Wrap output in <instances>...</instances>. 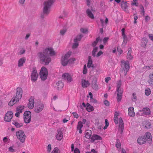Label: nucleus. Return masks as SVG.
Wrapping results in <instances>:
<instances>
[{"label":"nucleus","instance_id":"nucleus-1","mask_svg":"<svg viewBox=\"0 0 153 153\" xmlns=\"http://www.w3.org/2000/svg\"><path fill=\"white\" fill-rule=\"evenodd\" d=\"M56 53L51 47H48L42 51L39 52L37 54V58L40 62L45 65H48L51 61L50 56H54Z\"/></svg>","mask_w":153,"mask_h":153},{"label":"nucleus","instance_id":"nucleus-2","mask_svg":"<svg viewBox=\"0 0 153 153\" xmlns=\"http://www.w3.org/2000/svg\"><path fill=\"white\" fill-rule=\"evenodd\" d=\"M71 54V52L69 51L64 56L62 57L61 62L63 65L65 66L68 64H72L76 60L74 58H71L68 59Z\"/></svg>","mask_w":153,"mask_h":153},{"label":"nucleus","instance_id":"nucleus-3","mask_svg":"<svg viewBox=\"0 0 153 153\" xmlns=\"http://www.w3.org/2000/svg\"><path fill=\"white\" fill-rule=\"evenodd\" d=\"M122 83L120 80L117 81V88L115 94H117V101L119 102L122 99L123 92V89L120 87Z\"/></svg>","mask_w":153,"mask_h":153},{"label":"nucleus","instance_id":"nucleus-4","mask_svg":"<svg viewBox=\"0 0 153 153\" xmlns=\"http://www.w3.org/2000/svg\"><path fill=\"white\" fill-rule=\"evenodd\" d=\"M119 116V113L116 112H115L114 117V122L115 124H118L119 120V131H120L121 134H122L124 129V124L122 119L120 117L118 119V116Z\"/></svg>","mask_w":153,"mask_h":153},{"label":"nucleus","instance_id":"nucleus-5","mask_svg":"<svg viewBox=\"0 0 153 153\" xmlns=\"http://www.w3.org/2000/svg\"><path fill=\"white\" fill-rule=\"evenodd\" d=\"M53 2L52 0H48L44 2V3L43 13L48 15L50 10L51 7Z\"/></svg>","mask_w":153,"mask_h":153},{"label":"nucleus","instance_id":"nucleus-6","mask_svg":"<svg viewBox=\"0 0 153 153\" xmlns=\"http://www.w3.org/2000/svg\"><path fill=\"white\" fill-rule=\"evenodd\" d=\"M121 68L124 71V75L126 76L130 68L129 62L128 61L124 60H121Z\"/></svg>","mask_w":153,"mask_h":153},{"label":"nucleus","instance_id":"nucleus-7","mask_svg":"<svg viewBox=\"0 0 153 153\" xmlns=\"http://www.w3.org/2000/svg\"><path fill=\"white\" fill-rule=\"evenodd\" d=\"M17 139L22 143H24L26 139V136L24 132L22 130L17 131L16 133Z\"/></svg>","mask_w":153,"mask_h":153},{"label":"nucleus","instance_id":"nucleus-8","mask_svg":"<svg viewBox=\"0 0 153 153\" xmlns=\"http://www.w3.org/2000/svg\"><path fill=\"white\" fill-rule=\"evenodd\" d=\"M48 71L46 68L42 67L39 73L40 77L43 80H45L48 76Z\"/></svg>","mask_w":153,"mask_h":153},{"label":"nucleus","instance_id":"nucleus-9","mask_svg":"<svg viewBox=\"0 0 153 153\" xmlns=\"http://www.w3.org/2000/svg\"><path fill=\"white\" fill-rule=\"evenodd\" d=\"M24 119L25 123H28L30 122L31 120V113L30 111H27L24 112Z\"/></svg>","mask_w":153,"mask_h":153},{"label":"nucleus","instance_id":"nucleus-10","mask_svg":"<svg viewBox=\"0 0 153 153\" xmlns=\"http://www.w3.org/2000/svg\"><path fill=\"white\" fill-rule=\"evenodd\" d=\"M82 36L81 35H79L77 36L74 39V42L72 45V48L75 49L77 48L79 45L78 42L79 41L82 37Z\"/></svg>","mask_w":153,"mask_h":153},{"label":"nucleus","instance_id":"nucleus-11","mask_svg":"<svg viewBox=\"0 0 153 153\" xmlns=\"http://www.w3.org/2000/svg\"><path fill=\"white\" fill-rule=\"evenodd\" d=\"M38 76V74L36 69L33 68L31 73V79L33 82H35Z\"/></svg>","mask_w":153,"mask_h":153},{"label":"nucleus","instance_id":"nucleus-12","mask_svg":"<svg viewBox=\"0 0 153 153\" xmlns=\"http://www.w3.org/2000/svg\"><path fill=\"white\" fill-rule=\"evenodd\" d=\"M13 114L12 111H9L6 114L4 118V121L6 122H10L13 117Z\"/></svg>","mask_w":153,"mask_h":153},{"label":"nucleus","instance_id":"nucleus-13","mask_svg":"<svg viewBox=\"0 0 153 153\" xmlns=\"http://www.w3.org/2000/svg\"><path fill=\"white\" fill-rule=\"evenodd\" d=\"M63 136V134L61 130L60 129H58L55 136L56 139L60 141L62 139Z\"/></svg>","mask_w":153,"mask_h":153},{"label":"nucleus","instance_id":"nucleus-14","mask_svg":"<svg viewBox=\"0 0 153 153\" xmlns=\"http://www.w3.org/2000/svg\"><path fill=\"white\" fill-rule=\"evenodd\" d=\"M44 107V105L42 103H40L35 107L34 111L36 113H39L42 110Z\"/></svg>","mask_w":153,"mask_h":153},{"label":"nucleus","instance_id":"nucleus-15","mask_svg":"<svg viewBox=\"0 0 153 153\" xmlns=\"http://www.w3.org/2000/svg\"><path fill=\"white\" fill-rule=\"evenodd\" d=\"M34 99L33 97H31L29 99V102L27 105L28 108L32 109L33 108L34 104Z\"/></svg>","mask_w":153,"mask_h":153},{"label":"nucleus","instance_id":"nucleus-16","mask_svg":"<svg viewBox=\"0 0 153 153\" xmlns=\"http://www.w3.org/2000/svg\"><path fill=\"white\" fill-rule=\"evenodd\" d=\"M22 89L20 88H17L16 89V96L15 97L20 100L22 98Z\"/></svg>","mask_w":153,"mask_h":153},{"label":"nucleus","instance_id":"nucleus-17","mask_svg":"<svg viewBox=\"0 0 153 153\" xmlns=\"http://www.w3.org/2000/svg\"><path fill=\"white\" fill-rule=\"evenodd\" d=\"M95 10L92 9H88L86 11V13L88 16L91 19H94V18L93 13Z\"/></svg>","mask_w":153,"mask_h":153},{"label":"nucleus","instance_id":"nucleus-18","mask_svg":"<svg viewBox=\"0 0 153 153\" xmlns=\"http://www.w3.org/2000/svg\"><path fill=\"white\" fill-rule=\"evenodd\" d=\"M19 100V99H18L15 97H13L8 102V105L9 106H12L18 102Z\"/></svg>","mask_w":153,"mask_h":153},{"label":"nucleus","instance_id":"nucleus-19","mask_svg":"<svg viewBox=\"0 0 153 153\" xmlns=\"http://www.w3.org/2000/svg\"><path fill=\"white\" fill-rule=\"evenodd\" d=\"M91 139V142H94L97 140H102V138L100 136L97 134H94L92 136Z\"/></svg>","mask_w":153,"mask_h":153},{"label":"nucleus","instance_id":"nucleus-20","mask_svg":"<svg viewBox=\"0 0 153 153\" xmlns=\"http://www.w3.org/2000/svg\"><path fill=\"white\" fill-rule=\"evenodd\" d=\"M140 112H142L143 115H149L150 114V111L149 108H144L142 110H140Z\"/></svg>","mask_w":153,"mask_h":153},{"label":"nucleus","instance_id":"nucleus-21","mask_svg":"<svg viewBox=\"0 0 153 153\" xmlns=\"http://www.w3.org/2000/svg\"><path fill=\"white\" fill-rule=\"evenodd\" d=\"M63 78L65 80H67L68 82H71L72 79L71 76L67 73L64 74L62 75Z\"/></svg>","mask_w":153,"mask_h":153},{"label":"nucleus","instance_id":"nucleus-22","mask_svg":"<svg viewBox=\"0 0 153 153\" xmlns=\"http://www.w3.org/2000/svg\"><path fill=\"white\" fill-rule=\"evenodd\" d=\"M63 83L61 81H59L56 83L55 87L57 89L60 90L63 88Z\"/></svg>","mask_w":153,"mask_h":153},{"label":"nucleus","instance_id":"nucleus-23","mask_svg":"<svg viewBox=\"0 0 153 153\" xmlns=\"http://www.w3.org/2000/svg\"><path fill=\"white\" fill-rule=\"evenodd\" d=\"M146 141V139L145 136H142L139 137L137 139V142L139 144H143Z\"/></svg>","mask_w":153,"mask_h":153},{"label":"nucleus","instance_id":"nucleus-24","mask_svg":"<svg viewBox=\"0 0 153 153\" xmlns=\"http://www.w3.org/2000/svg\"><path fill=\"white\" fill-rule=\"evenodd\" d=\"M82 86L83 88H87L90 85V83L89 81L85 79H82L81 82Z\"/></svg>","mask_w":153,"mask_h":153},{"label":"nucleus","instance_id":"nucleus-25","mask_svg":"<svg viewBox=\"0 0 153 153\" xmlns=\"http://www.w3.org/2000/svg\"><path fill=\"white\" fill-rule=\"evenodd\" d=\"M128 3L126 2L123 1L121 3V7L123 9L128 12L127 8L128 7Z\"/></svg>","mask_w":153,"mask_h":153},{"label":"nucleus","instance_id":"nucleus-26","mask_svg":"<svg viewBox=\"0 0 153 153\" xmlns=\"http://www.w3.org/2000/svg\"><path fill=\"white\" fill-rule=\"evenodd\" d=\"M25 59L24 57L19 59L18 61V66L19 67L22 66L23 64L25 63Z\"/></svg>","mask_w":153,"mask_h":153},{"label":"nucleus","instance_id":"nucleus-27","mask_svg":"<svg viewBox=\"0 0 153 153\" xmlns=\"http://www.w3.org/2000/svg\"><path fill=\"white\" fill-rule=\"evenodd\" d=\"M87 66L88 68H90L91 67L92 68L94 67L92 59L91 56H89L88 57V61L87 63Z\"/></svg>","mask_w":153,"mask_h":153},{"label":"nucleus","instance_id":"nucleus-28","mask_svg":"<svg viewBox=\"0 0 153 153\" xmlns=\"http://www.w3.org/2000/svg\"><path fill=\"white\" fill-rule=\"evenodd\" d=\"M128 114L131 117H134L135 116V113L134 112V108L133 107H130L128 109Z\"/></svg>","mask_w":153,"mask_h":153},{"label":"nucleus","instance_id":"nucleus-29","mask_svg":"<svg viewBox=\"0 0 153 153\" xmlns=\"http://www.w3.org/2000/svg\"><path fill=\"white\" fill-rule=\"evenodd\" d=\"M132 49L131 48H128V50L127 55V58L129 60H131L132 59L133 57L131 54Z\"/></svg>","mask_w":153,"mask_h":153},{"label":"nucleus","instance_id":"nucleus-30","mask_svg":"<svg viewBox=\"0 0 153 153\" xmlns=\"http://www.w3.org/2000/svg\"><path fill=\"white\" fill-rule=\"evenodd\" d=\"M92 134V131L90 130H87L85 131V137L88 139H91V134Z\"/></svg>","mask_w":153,"mask_h":153},{"label":"nucleus","instance_id":"nucleus-31","mask_svg":"<svg viewBox=\"0 0 153 153\" xmlns=\"http://www.w3.org/2000/svg\"><path fill=\"white\" fill-rule=\"evenodd\" d=\"M151 123L147 121H145L143 125L144 128L146 129H150L151 128Z\"/></svg>","mask_w":153,"mask_h":153},{"label":"nucleus","instance_id":"nucleus-32","mask_svg":"<svg viewBox=\"0 0 153 153\" xmlns=\"http://www.w3.org/2000/svg\"><path fill=\"white\" fill-rule=\"evenodd\" d=\"M12 124L14 125L17 128H20L23 126V124L21 123H19L17 121L13 120L12 122Z\"/></svg>","mask_w":153,"mask_h":153},{"label":"nucleus","instance_id":"nucleus-33","mask_svg":"<svg viewBox=\"0 0 153 153\" xmlns=\"http://www.w3.org/2000/svg\"><path fill=\"white\" fill-rule=\"evenodd\" d=\"M25 108L24 106L20 105L18 106L16 109V111H17L20 113H22Z\"/></svg>","mask_w":153,"mask_h":153},{"label":"nucleus","instance_id":"nucleus-34","mask_svg":"<svg viewBox=\"0 0 153 153\" xmlns=\"http://www.w3.org/2000/svg\"><path fill=\"white\" fill-rule=\"evenodd\" d=\"M145 137H146L147 139L149 141H152V137L151 134L149 132H146L144 136Z\"/></svg>","mask_w":153,"mask_h":153},{"label":"nucleus","instance_id":"nucleus-35","mask_svg":"<svg viewBox=\"0 0 153 153\" xmlns=\"http://www.w3.org/2000/svg\"><path fill=\"white\" fill-rule=\"evenodd\" d=\"M83 125L82 124V123L81 122H79L77 125V129L79 130V132L80 134H81L82 133V131L81 129Z\"/></svg>","mask_w":153,"mask_h":153},{"label":"nucleus","instance_id":"nucleus-36","mask_svg":"<svg viewBox=\"0 0 153 153\" xmlns=\"http://www.w3.org/2000/svg\"><path fill=\"white\" fill-rule=\"evenodd\" d=\"M86 110L88 112H91L93 111L94 108L93 107L88 103H87Z\"/></svg>","mask_w":153,"mask_h":153},{"label":"nucleus","instance_id":"nucleus-37","mask_svg":"<svg viewBox=\"0 0 153 153\" xmlns=\"http://www.w3.org/2000/svg\"><path fill=\"white\" fill-rule=\"evenodd\" d=\"M149 78L148 82L150 85L153 86V73L150 74L149 75Z\"/></svg>","mask_w":153,"mask_h":153},{"label":"nucleus","instance_id":"nucleus-38","mask_svg":"<svg viewBox=\"0 0 153 153\" xmlns=\"http://www.w3.org/2000/svg\"><path fill=\"white\" fill-rule=\"evenodd\" d=\"M92 87L95 90H98L99 89V87L96 81L94 80L92 82Z\"/></svg>","mask_w":153,"mask_h":153},{"label":"nucleus","instance_id":"nucleus-39","mask_svg":"<svg viewBox=\"0 0 153 153\" xmlns=\"http://www.w3.org/2000/svg\"><path fill=\"white\" fill-rule=\"evenodd\" d=\"M89 95L90 97V101L91 103H96L97 100L93 98V95L91 92L89 93Z\"/></svg>","mask_w":153,"mask_h":153},{"label":"nucleus","instance_id":"nucleus-40","mask_svg":"<svg viewBox=\"0 0 153 153\" xmlns=\"http://www.w3.org/2000/svg\"><path fill=\"white\" fill-rule=\"evenodd\" d=\"M147 40L146 38H143L142 40L141 45L143 47H145L146 46L147 44Z\"/></svg>","mask_w":153,"mask_h":153},{"label":"nucleus","instance_id":"nucleus-41","mask_svg":"<svg viewBox=\"0 0 153 153\" xmlns=\"http://www.w3.org/2000/svg\"><path fill=\"white\" fill-rule=\"evenodd\" d=\"M123 41L122 45V46L123 47H125L126 45L127 42V38L126 36H124L123 38Z\"/></svg>","mask_w":153,"mask_h":153},{"label":"nucleus","instance_id":"nucleus-42","mask_svg":"<svg viewBox=\"0 0 153 153\" xmlns=\"http://www.w3.org/2000/svg\"><path fill=\"white\" fill-rule=\"evenodd\" d=\"M116 146L117 149H118V150L119 151V150L120 149L121 143L120 141L118 140H117Z\"/></svg>","mask_w":153,"mask_h":153},{"label":"nucleus","instance_id":"nucleus-43","mask_svg":"<svg viewBox=\"0 0 153 153\" xmlns=\"http://www.w3.org/2000/svg\"><path fill=\"white\" fill-rule=\"evenodd\" d=\"M151 91L150 88H147L145 90V94L147 96H149L151 94Z\"/></svg>","mask_w":153,"mask_h":153},{"label":"nucleus","instance_id":"nucleus-44","mask_svg":"<svg viewBox=\"0 0 153 153\" xmlns=\"http://www.w3.org/2000/svg\"><path fill=\"white\" fill-rule=\"evenodd\" d=\"M108 21V19L107 18H106L105 19V22H104V20L103 19H100L101 23L102 24V26H103L104 25L105 23V24H106L107 23Z\"/></svg>","mask_w":153,"mask_h":153},{"label":"nucleus","instance_id":"nucleus-45","mask_svg":"<svg viewBox=\"0 0 153 153\" xmlns=\"http://www.w3.org/2000/svg\"><path fill=\"white\" fill-rule=\"evenodd\" d=\"M98 48L97 47L94 48L93 51H92V54L94 56H96V53L97 51Z\"/></svg>","mask_w":153,"mask_h":153},{"label":"nucleus","instance_id":"nucleus-46","mask_svg":"<svg viewBox=\"0 0 153 153\" xmlns=\"http://www.w3.org/2000/svg\"><path fill=\"white\" fill-rule=\"evenodd\" d=\"M60 152L57 147L55 148L52 151L51 153H59Z\"/></svg>","mask_w":153,"mask_h":153},{"label":"nucleus","instance_id":"nucleus-47","mask_svg":"<svg viewBox=\"0 0 153 153\" xmlns=\"http://www.w3.org/2000/svg\"><path fill=\"white\" fill-rule=\"evenodd\" d=\"M100 40V38L99 37L97 38L95 41L94 42H93L92 44V45L93 46H95L97 44L98 41Z\"/></svg>","mask_w":153,"mask_h":153},{"label":"nucleus","instance_id":"nucleus-48","mask_svg":"<svg viewBox=\"0 0 153 153\" xmlns=\"http://www.w3.org/2000/svg\"><path fill=\"white\" fill-rule=\"evenodd\" d=\"M67 31L66 29H62L60 30V33L62 35H64Z\"/></svg>","mask_w":153,"mask_h":153},{"label":"nucleus","instance_id":"nucleus-49","mask_svg":"<svg viewBox=\"0 0 153 153\" xmlns=\"http://www.w3.org/2000/svg\"><path fill=\"white\" fill-rule=\"evenodd\" d=\"M87 71V70L86 68V65H85L84 66L83 73L84 74H86Z\"/></svg>","mask_w":153,"mask_h":153},{"label":"nucleus","instance_id":"nucleus-50","mask_svg":"<svg viewBox=\"0 0 153 153\" xmlns=\"http://www.w3.org/2000/svg\"><path fill=\"white\" fill-rule=\"evenodd\" d=\"M80 31L82 32L83 33H86L88 32V30L86 28H81Z\"/></svg>","mask_w":153,"mask_h":153},{"label":"nucleus","instance_id":"nucleus-51","mask_svg":"<svg viewBox=\"0 0 153 153\" xmlns=\"http://www.w3.org/2000/svg\"><path fill=\"white\" fill-rule=\"evenodd\" d=\"M132 95H133V98L132 99V100L133 101H135L137 99L136 95L135 94L133 93Z\"/></svg>","mask_w":153,"mask_h":153},{"label":"nucleus","instance_id":"nucleus-52","mask_svg":"<svg viewBox=\"0 0 153 153\" xmlns=\"http://www.w3.org/2000/svg\"><path fill=\"white\" fill-rule=\"evenodd\" d=\"M25 0H19V3L20 4L23 5L25 3Z\"/></svg>","mask_w":153,"mask_h":153},{"label":"nucleus","instance_id":"nucleus-53","mask_svg":"<svg viewBox=\"0 0 153 153\" xmlns=\"http://www.w3.org/2000/svg\"><path fill=\"white\" fill-rule=\"evenodd\" d=\"M104 104L106 106H108L110 104L109 102L106 100L104 101Z\"/></svg>","mask_w":153,"mask_h":153},{"label":"nucleus","instance_id":"nucleus-54","mask_svg":"<svg viewBox=\"0 0 153 153\" xmlns=\"http://www.w3.org/2000/svg\"><path fill=\"white\" fill-rule=\"evenodd\" d=\"M111 79V78L110 77H106L105 78V80L106 82L108 83L109 81Z\"/></svg>","mask_w":153,"mask_h":153},{"label":"nucleus","instance_id":"nucleus-55","mask_svg":"<svg viewBox=\"0 0 153 153\" xmlns=\"http://www.w3.org/2000/svg\"><path fill=\"white\" fill-rule=\"evenodd\" d=\"M108 39L109 38L108 37H105L103 39V42L104 44H105L106 43Z\"/></svg>","mask_w":153,"mask_h":153},{"label":"nucleus","instance_id":"nucleus-56","mask_svg":"<svg viewBox=\"0 0 153 153\" xmlns=\"http://www.w3.org/2000/svg\"><path fill=\"white\" fill-rule=\"evenodd\" d=\"M25 49L24 48H22L21 50H20L19 52V53L20 54H22L25 53Z\"/></svg>","mask_w":153,"mask_h":153},{"label":"nucleus","instance_id":"nucleus-57","mask_svg":"<svg viewBox=\"0 0 153 153\" xmlns=\"http://www.w3.org/2000/svg\"><path fill=\"white\" fill-rule=\"evenodd\" d=\"M72 114L74 117H75L77 118L79 117V116L76 113L73 112Z\"/></svg>","mask_w":153,"mask_h":153},{"label":"nucleus","instance_id":"nucleus-58","mask_svg":"<svg viewBox=\"0 0 153 153\" xmlns=\"http://www.w3.org/2000/svg\"><path fill=\"white\" fill-rule=\"evenodd\" d=\"M8 150H9V151H10V152H14V150L13 149V147H10L9 148Z\"/></svg>","mask_w":153,"mask_h":153},{"label":"nucleus","instance_id":"nucleus-59","mask_svg":"<svg viewBox=\"0 0 153 153\" xmlns=\"http://www.w3.org/2000/svg\"><path fill=\"white\" fill-rule=\"evenodd\" d=\"M51 149V144H49L47 147V150L48 151L50 152Z\"/></svg>","mask_w":153,"mask_h":153},{"label":"nucleus","instance_id":"nucleus-60","mask_svg":"<svg viewBox=\"0 0 153 153\" xmlns=\"http://www.w3.org/2000/svg\"><path fill=\"white\" fill-rule=\"evenodd\" d=\"M103 53V52L101 51H99L97 54L96 56L97 57H99L100 56L101 54H102Z\"/></svg>","mask_w":153,"mask_h":153},{"label":"nucleus","instance_id":"nucleus-61","mask_svg":"<svg viewBox=\"0 0 153 153\" xmlns=\"http://www.w3.org/2000/svg\"><path fill=\"white\" fill-rule=\"evenodd\" d=\"M149 37L150 39L153 41V34H150L149 35Z\"/></svg>","mask_w":153,"mask_h":153},{"label":"nucleus","instance_id":"nucleus-62","mask_svg":"<svg viewBox=\"0 0 153 153\" xmlns=\"http://www.w3.org/2000/svg\"><path fill=\"white\" fill-rule=\"evenodd\" d=\"M150 19V18L149 16H145V20L146 22H147Z\"/></svg>","mask_w":153,"mask_h":153},{"label":"nucleus","instance_id":"nucleus-63","mask_svg":"<svg viewBox=\"0 0 153 153\" xmlns=\"http://www.w3.org/2000/svg\"><path fill=\"white\" fill-rule=\"evenodd\" d=\"M74 153H80L79 151L77 148H76L74 150Z\"/></svg>","mask_w":153,"mask_h":153},{"label":"nucleus","instance_id":"nucleus-64","mask_svg":"<svg viewBox=\"0 0 153 153\" xmlns=\"http://www.w3.org/2000/svg\"><path fill=\"white\" fill-rule=\"evenodd\" d=\"M86 153H97V152L95 151L94 149H93L91 150V152H88Z\"/></svg>","mask_w":153,"mask_h":153}]
</instances>
